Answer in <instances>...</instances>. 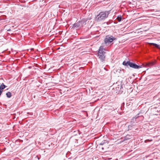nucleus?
<instances>
[{
  "label": "nucleus",
  "instance_id": "obj_1",
  "mask_svg": "<svg viewBox=\"0 0 160 160\" xmlns=\"http://www.w3.org/2000/svg\"><path fill=\"white\" fill-rule=\"evenodd\" d=\"M106 49L102 46L99 47V49L98 51V57L100 61L102 62H103L105 60L106 58Z\"/></svg>",
  "mask_w": 160,
  "mask_h": 160
},
{
  "label": "nucleus",
  "instance_id": "obj_2",
  "mask_svg": "<svg viewBox=\"0 0 160 160\" xmlns=\"http://www.w3.org/2000/svg\"><path fill=\"white\" fill-rule=\"evenodd\" d=\"M124 66L128 67L129 66L130 68H132L135 69H139L140 68H142V65H138L134 63L130 62L129 61H124L122 63Z\"/></svg>",
  "mask_w": 160,
  "mask_h": 160
},
{
  "label": "nucleus",
  "instance_id": "obj_3",
  "mask_svg": "<svg viewBox=\"0 0 160 160\" xmlns=\"http://www.w3.org/2000/svg\"><path fill=\"white\" fill-rule=\"evenodd\" d=\"M109 12L108 11L102 12H100L98 15L97 20L100 21L104 20L107 18L109 15Z\"/></svg>",
  "mask_w": 160,
  "mask_h": 160
},
{
  "label": "nucleus",
  "instance_id": "obj_4",
  "mask_svg": "<svg viewBox=\"0 0 160 160\" xmlns=\"http://www.w3.org/2000/svg\"><path fill=\"white\" fill-rule=\"evenodd\" d=\"M115 39L116 38L112 36H107L104 39V42L106 45H108Z\"/></svg>",
  "mask_w": 160,
  "mask_h": 160
},
{
  "label": "nucleus",
  "instance_id": "obj_5",
  "mask_svg": "<svg viewBox=\"0 0 160 160\" xmlns=\"http://www.w3.org/2000/svg\"><path fill=\"white\" fill-rule=\"evenodd\" d=\"M80 22H78L77 23H75L73 25V27L75 28H78L80 27Z\"/></svg>",
  "mask_w": 160,
  "mask_h": 160
},
{
  "label": "nucleus",
  "instance_id": "obj_6",
  "mask_svg": "<svg viewBox=\"0 0 160 160\" xmlns=\"http://www.w3.org/2000/svg\"><path fill=\"white\" fill-rule=\"evenodd\" d=\"M156 63L155 61H152L148 62L147 64V65L149 67H152Z\"/></svg>",
  "mask_w": 160,
  "mask_h": 160
},
{
  "label": "nucleus",
  "instance_id": "obj_7",
  "mask_svg": "<svg viewBox=\"0 0 160 160\" xmlns=\"http://www.w3.org/2000/svg\"><path fill=\"white\" fill-rule=\"evenodd\" d=\"M7 86H5L3 83H2L0 86V90L3 92V90Z\"/></svg>",
  "mask_w": 160,
  "mask_h": 160
},
{
  "label": "nucleus",
  "instance_id": "obj_8",
  "mask_svg": "<svg viewBox=\"0 0 160 160\" xmlns=\"http://www.w3.org/2000/svg\"><path fill=\"white\" fill-rule=\"evenodd\" d=\"M150 44L153 46L155 48H157L160 49V46L156 43H150Z\"/></svg>",
  "mask_w": 160,
  "mask_h": 160
},
{
  "label": "nucleus",
  "instance_id": "obj_9",
  "mask_svg": "<svg viewBox=\"0 0 160 160\" xmlns=\"http://www.w3.org/2000/svg\"><path fill=\"white\" fill-rule=\"evenodd\" d=\"M107 143V141H106V140H103L101 143H99L98 145H99L100 146H101V145L102 146V145H104L106 143Z\"/></svg>",
  "mask_w": 160,
  "mask_h": 160
},
{
  "label": "nucleus",
  "instance_id": "obj_10",
  "mask_svg": "<svg viewBox=\"0 0 160 160\" xmlns=\"http://www.w3.org/2000/svg\"><path fill=\"white\" fill-rule=\"evenodd\" d=\"M6 95L8 98H9L11 97L12 95L10 92H8L6 93Z\"/></svg>",
  "mask_w": 160,
  "mask_h": 160
},
{
  "label": "nucleus",
  "instance_id": "obj_11",
  "mask_svg": "<svg viewBox=\"0 0 160 160\" xmlns=\"http://www.w3.org/2000/svg\"><path fill=\"white\" fill-rule=\"evenodd\" d=\"M122 18V16H121L120 15V16H118V17H117V18L116 19V20H117V21H118L119 22H120L121 21Z\"/></svg>",
  "mask_w": 160,
  "mask_h": 160
},
{
  "label": "nucleus",
  "instance_id": "obj_12",
  "mask_svg": "<svg viewBox=\"0 0 160 160\" xmlns=\"http://www.w3.org/2000/svg\"><path fill=\"white\" fill-rule=\"evenodd\" d=\"M122 86H120V88L119 87H118L116 88V90L118 91V92H118V93H120L121 92V90L122 89L121 88Z\"/></svg>",
  "mask_w": 160,
  "mask_h": 160
},
{
  "label": "nucleus",
  "instance_id": "obj_13",
  "mask_svg": "<svg viewBox=\"0 0 160 160\" xmlns=\"http://www.w3.org/2000/svg\"><path fill=\"white\" fill-rule=\"evenodd\" d=\"M130 135H127L126 137L124 138V139L125 140H127L128 139H130Z\"/></svg>",
  "mask_w": 160,
  "mask_h": 160
},
{
  "label": "nucleus",
  "instance_id": "obj_14",
  "mask_svg": "<svg viewBox=\"0 0 160 160\" xmlns=\"http://www.w3.org/2000/svg\"><path fill=\"white\" fill-rule=\"evenodd\" d=\"M132 126L133 125H128L127 130L129 131V130H131L132 127Z\"/></svg>",
  "mask_w": 160,
  "mask_h": 160
},
{
  "label": "nucleus",
  "instance_id": "obj_15",
  "mask_svg": "<svg viewBox=\"0 0 160 160\" xmlns=\"http://www.w3.org/2000/svg\"><path fill=\"white\" fill-rule=\"evenodd\" d=\"M99 148H101L102 149V151H103V150L104 149L103 147H100H100H99Z\"/></svg>",
  "mask_w": 160,
  "mask_h": 160
},
{
  "label": "nucleus",
  "instance_id": "obj_16",
  "mask_svg": "<svg viewBox=\"0 0 160 160\" xmlns=\"http://www.w3.org/2000/svg\"><path fill=\"white\" fill-rule=\"evenodd\" d=\"M38 159H39V158H38Z\"/></svg>",
  "mask_w": 160,
  "mask_h": 160
}]
</instances>
